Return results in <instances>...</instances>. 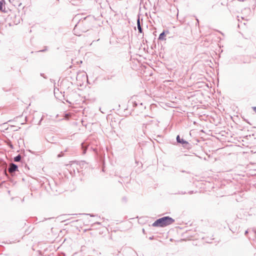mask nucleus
Returning a JSON list of instances; mask_svg holds the SVG:
<instances>
[{
    "mask_svg": "<svg viewBox=\"0 0 256 256\" xmlns=\"http://www.w3.org/2000/svg\"><path fill=\"white\" fill-rule=\"evenodd\" d=\"M164 36H165V33H164V32H162V34H160V35L159 36V38H158V39L160 40H166L164 38Z\"/></svg>",
    "mask_w": 256,
    "mask_h": 256,
    "instance_id": "423d86ee",
    "label": "nucleus"
},
{
    "mask_svg": "<svg viewBox=\"0 0 256 256\" xmlns=\"http://www.w3.org/2000/svg\"><path fill=\"white\" fill-rule=\"evenodd\" d=\"M176 140L178 142L181 143L182 144H188V142L186 140H184L182 138H180V136H177Z\"/></svg>",
    "mask_w": 256,
    "mask_h": 256,
    "instance_id": "7ed1b4c3",
    "label": "nucleus"
},
{
    "mask_svg": "<svg viewBox=\"0 0 256 256\" xmlns=\"http://www.w3.org/2000/svg\"><path fill=\"white\" fill-rule=\"evenodd\" d=\"M174 220L170 216H164L157 220L152 224L154 227H165L172 224Z\"/></svg>",
    "mask_w": 256,
    "mask_h": 256,
    "instance_id": "f257e3e1",
    "label": "nucleus"
},
{
    "mask_svg": "<svg viewBox=\"0 0 256 256\" xmlns=\"http://www.w3.org/2000/svg\"><path fill=\"white\" fill-rule=\"evenodd\" d=\"M137 25H138V28L139 32L142 33V28L140 26V20L139 18L137 20Z\"/></svg>",
    "mask_w": 256,
    "mask_h": 256,
    "instance_id": "39448f33",
    "label": "nucleus"
},
{
    "mask_svg": "<svg viewBox=\"0 0 256 256\" xmlns=\"http://www.w3.org/2000/svg\"><path fill=\"white\" fill-rule=\"evenodd\" d=\"M17 168L18 167L16 164H10V167L8 168V172L10 173L13 172H14L16 171L17 170Z\"/></svg>",
    "mask_w": 256,
    "mask_h": 256,
    "instance_id": "f03ea898",
    "label": "nucleus"
},
{
    "mask_svg": "<svg viewBox=\"0 0 256 256\" xmlns=\"http://www.w3.org/2000/svg\"><path fill=\"white\" fill-rule=\"evenodd\" d=\"M20 159L21 156L20 155H18L14 158V160L15 162H19L20 161Z\"/></svg>",
    "mask_w": 256,
    "mask_h": 256,
    "instance_id": "0eeeda50",
    "label": "nucleus"
},
{
    "mask_svg": "<svg viewBox=\"0 0 256 256\" xmlns=\"http://www.w3.org/2000/svg\"><path fill=\"white\" fill-rule=\"evenodd\" d=\"M70 116V114H66L65 115V118H68Z\"/></svg>",
    "mask_w": 256,
    "mask_h": 256,
    "instance_id": "6e6552de",
    "label": "nucleus"
},
{
    "mask_svg": "<svg viewBox=\"0 0 256 256\" xmlns=\"http://www.w3.org/2000/svg\"><path fill=\"white\" fill-rule=\"evenodd\" d=\"M252 110L255 112V113L256 114V106L253 107L252 108Z\"/></svg>",
    "mask_w": 256,
    "mask_h": 256,
    "instance_id": "1a4fd4ad",
    "label": "nucleus"
},
{
    "mask_svg": "<svg viewBox=\"0 0 256 256\" xmlns=\"http://www.w3.org/2000/svg\"><path fill=\"white\" fill-rule=\"evenodd\" d=\"M4 0H2L0 1V10L2 12H5V8H3V6L4 7Z\"/></svg>",
    "mask_w": 256,
    "mask_h": 256,
    "instance_id": "20e7f679",
    "label": "nucleus"
}]
</instances>
